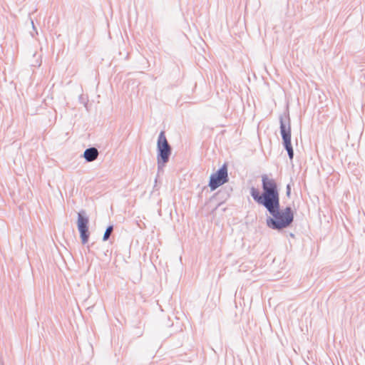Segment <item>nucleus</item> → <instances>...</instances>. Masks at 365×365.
Wrapping results in <instances>:
<instances>
[{"label":"nucleus","instance_id":"nucleus-1","mask_svg":"<svg viewBox=\"0 0 365 365\" xmlns=\"http://www.w3.org/2000/svg\"><path fill=\"white\" fill-rule=\"evenodd\" d=\"M262 192L255 187L250 188L253 200L269 212L266 225L273 230L281 231L289 227L294 221V211L289 206L281 209L279 192L277 182L267 175H262Z\"/></svg>","mask_w":365,"mask_h":365},{"label":"nucleus","instance_id":"nucleus-2","mask_svg":"<svg viewBox=\"0 0 365 365\" xmlns=\"http://www.w3.org/2000/svg\"><path fill=\"white\" fill-rule=\"evenodd\" d=\"M172 153V148L168 143L164 131L159 134L157 142V163L158 170H163L165 164L169 161Z\"/></svg>","mask_w":365,"mask_h":365},{"label":"nucleus","instance_id":"nucleus-3","mask_svg":"<svg viewBox=\"0 0 365 365\" xmlns=\"http://www.w3.org/2000/svg\"><path fill=\"white\" fill-rule=\"evenodd\" d=\"M280 134L282 138V145L287 150L289 158L292 160L294 150L291 142V123L289 114L279 116Z\"/></svg>","mask_w":365,"mask_h":365},{"label":"nucleus","instance_id":"nucleus-4","mask_svg":"<svg viewBox=\"0 0 365 365\" xmlns=\"http://www.w3.org/2000/svg\"><path fill=\"white\" fill-rule=\"evenodd\" d=\"M229 180L227 167L224 164L216 173L212 174L210 178L209 187L212 191L226 183Z\"/></svg>","mask_w":365,"mask_h":365},{"label":"nucleus","instance_id":"nucleus-5","mask_svg":"<svg viewBox=\"0 0 365 365\" xmlns=\"http://www.w3.org/2000/svg\"><path fill=\"white\" fill-rule=\"evenodd\" d=\"M89 219L86 212L83 210L78 212L77 227L83 245L88 242L90 232L88 231Z\"/></svg>","mask_w":365,"mask_h":365},{"label":"nucleus","instance_id":"nucleus-6","mask_svg":"<svg viewBox=\"0 0 365 365\" xmlns=\"http://www.w3.org/2000/svg\"><path fill=\"white\" fill-rule=\"evenodd\" d=\"M99 155V152L98 149L95 147H91L86 148L83 152V157L86 160V162H93L96 160Z\"/></svg>","mask_w":365,"mask_h":365},{"label":"nucleus","instance_id":"nucleus-7","mask_svg":"<svg viewBox=\"0 0 365 365\" xmlns=\"http://www.w3.org/2000/svg\"><path fill=\"white\" fill-rule=\"evenodd\" d=\"M113 225H109L107 227L105 232H104V235H103V241H107L110 236V234L111 232H113Z\"/></svg>","mask_w":365,"mask_h":365},{"label":"nucleus","instance_id":"nucleus-8","mask_svg":"<svg viewBox=\"0 0 365 365\" xmlns=\"http://www.w3.org/2000/svg\"><path fill=\"white\" fill-rule=\"evenodd\" d=\"M290 194H291V186L289 184H288L286 187V195L287 197H289Z\"/></svg>","mask_w":365,"mask_h":365},{"label":"nucleus","instance_id":"nucleus-9","mask_svg":"<svg viewBox=\"0 0 365 365\" xmlns=\"http://www.w3.org/2000/svg\"><path fill=\"white\" fill-rule=\"evenodd\" d=\"M31 24L33 25V27L34 28V21H31Z\"/></svg>","mask_w":365,"mask_h":365}]
</instances>
